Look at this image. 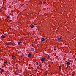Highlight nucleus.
Returning a JSON list of instances; mask_svg holds the SVG:
<instances>
[{"label":"nucleus","mask_w":76,"mask_h":76,"mask_svg":"<svg viewBox=\"0 0 76 76\" xmlns=\"http://www.w3.org/2000/svg\"><path fill=\"white\" fill-rule=\"evenodd\" d=\"M27 55L28 57H31V56H32V55L30 53H29V54H28Z\"/></svg>","instance_id":"nucleus-1"},{"label":"nucleus","mask_w":76,"mask_h":76,"mask_svg":"<svg viewBox=\"0 0 76 76\" xmlns=\"http://www.w3.org/2000/svg\"><path fill=\"white\" fill-rule=\"evenodd\" d=\"M11 56L12 57H15V56L13 55H12Z\"/></svg>","instance_id":"nucleus-11"},{"label":"nucleus","mask_w":76,"mask_h":76,"mask_svg":"<svg viewBox=\"0 0 76 76\" xmlns=\"http://www.w3.org/2000/svg\"><path fill=\"white\" fill-rule=\"evenodd\" d=\"M48 58H50V56H48Z\"/></svg>","instance_id":"nucleus-19"},{"label":"nucleus","mask_w":76,"mask_h":76,"mask_svg":"<svg viewBox=\"0 0 76 76\" xmlns=\"http://www.w3.org/2000/svg\"><path fill=\"white\" fill-rule=\"evenodd\" d=\"M7 19H10V18L9 16H8L7 17Z\"/></svg>","instance_id":"nucleus-9"},{"label":"nucleus","mask_w":76,"mask_h":76,"mask_svg":"<svg viewBox=\"0 0 76 76\" xmlns=\"http://www.w3.org/2000/svg\"><path fill=\"white\" fill-rule=\"evenodd\" d=\"M66 63H67V65H70V63L69 62H68L67 61H66Z\"/></svg>","instance_id":"nucleus-3"},{"label":"nucleus","mask_w":76,"mask_h":76,"mask_svg":"<svg viewBox=\"0 0 76 76\" xmlns=\"http://www.w3.org/2000/svg\"><path fill=\"white\" fill-rule=\"evenodd\" d=\"M45 60V58H43L42 59H41V61L42 62L44 61Z\"/></svg>","instance_id":"nucleus-2"},{"label":"nucleus","mask_w":76,"mask_h":76,"mask_svg":"<svg viewBox=\"0 0 76 76\" xmlns=\"http://www.w3.org/2000/svg\"><path fill=\"white\" fill-rule=\"evenodd\" d=\"M31 50L32 51H34V50H35V49L34 48H31Z\"/></svg>","instance_id":"nucleus-8"},{"label":"nucleus","mask_w":76,"mask_h":76,"mask_svg":"<svg viewBox=\"0 0 76 76\" xmlns=\"http://www.w3.org/2000/svg\"><path fill=\"white\" fill-rule=\"evenodd\" d=\"M1 70V72H4V70L3 69H2Z\"/></svg>","instance_id":"nucleus-12"},{"label":"nucleus","mask_w":76,"mask_h":76,"mask_svg":"<svg viewBox=\"0 0 76 76\" xmlns=\"http://www.w3.org/2000/svg\"><path fill=\"white\" fill-rule=\"evenodd\" d=\"M9 21V22H12V20H10Z\"/></svg>","instance_id":"nucleus-18"},{"label":"nucleus","mask_w":76,"mask_h":76,"mask_svg":"<svg viewBox=\"0 0 76 76\" xmlns=\"http://www.w3.org/2000/svg\"><path fill=\"white\" fill-rule=\"evenodd\" d=\"M7 63V61H6V62H4V63Z\"/></svg>","instance_id":"nucleus-17"},{"label":"nucleus","mask_w":76,"mask_h":76,"mask_svg":"<svg viewBox=\"0 0 76 76\" xmlns=\"http://www.w3.org/2000/svg\"><path fill=\"white\" fill-rule=\"evenodd\" d=\"M47 73H45V75H47Z\"/></svg>","instance_id":"nucleus-21"},{"label":"nucleus","mask_w":76,"mask_h":76,"mask_svg":"<svg viewBox=\"0 0 76 76\" xmlns=\"http://www.w3.org/2000/svg\"><path fill=\"white\" fill-rule=\"evenodd\" d=\"M29 27H31V28H34V25H31Z\"/></svg>","instance_id":"nucleus-7"},{"label":"nucleus","mask_w":76,"mask_h":76,"mask_svg":"<svg viewBox=\"0 0 76 76\" xmlns=\"http://www.w3.org/2000/svg\"><path fill=\"white\" fill-rule=\"evenodd\" d=\"M57 40L58 41H60V40H61V39H60V38H58L57 39Z\"/></svg>","instance_id":"nucleus-6"},{"label":"nucleus","mask_w":76,"mask_h":76,"mask_svg":"<svg viewBox=\"0 0 76 76\" xmlns=\"http://www.w3.org/2000/svg\"><path fill=\"white\" fill-rule=\"evenodd\" d=\"M41 41H44L45 39H41Z\"/></svg>","instance_id":"nucleus-15"},{"label":"nucleus","mask_w":76,"mask_h":76,"mask_svg":"<svg viewBox=\"0 0 76 76\" xmlns=\"http://www.w3.org/2000/svg\"><path fill=\"white\" fill-rule=\"evenodd\" d=\"M1 37H2V38H6V37L3 35H2Z\"/></svg>","instance_id":"nucleus-4"},{"label":"nucleus","mask_w":76,"mask_h":76,"mask_svg":"<svg viewBox=\"0 0 76 76\" xmlns=\"http://www.w3.org/2000/svg\"><path fill=\"white\" fill-rule=\"evenodd\" d=\"M22 56H24V55H23Z\"/></svg>","instance_id":"nucleus-27"},{"label":"nucleus","mask_w":76,"mask_h":76,"mask_svg":"<svg viewBox=\"0 0 76 76\" xmlns=\"http://www.w3.org/2000/svg\"><path fill=\"white\" fill-rule=\"evenodd\" d=\"M68 67H66V69H68Z\"/></svg>","instance_id":"nucleus-23"},{"label":"nucleus","mask_w":76,"mask_h":76,"mask_svg":"<svg viewBox=\"0 0 76 76\" xmlns=\"http://www.w3.org/2000/svg\"><path fill=\"white\" fill-rule=\"evenodd\" d=\"M20 56H21V57H22V55H20Z\"/></svg>","instance_id":"nucleus-24"},{"label":"nucleus","mask_w":76,"mask_h":76,"mask_svg":"<svg viewBox=\"0 0 76 76\" xmlns=\"http://www.w3.org/2000/svg\"><path fill=\"white\" fill-rule=\"evenodd\" d=\"M22 43L21 42H18V45H20V44Z\"/></svg>","instance_id":"nucleus-5"},{"label":"nucleus","mask_w":76,"mask_h":76,"mask_svg":"<svg viewBox=\"0 0 76 76\" xmlns=\"http://www.w3.org/2000/svg\"><path fill=\"white\" fill-rule=\"evenodd\" d=\"M36 63H37L36 65H38V62L37 61L36 62Z\"/></svg>","instance_id":"nucleus-13"},{"label":"nucleus","mask_w":76,"mask_h":76,"mask_svg":"<svg viewBox=\"0 0 76 76\" xmlns=\"http://www.w3.org/2000/svg\"><path fill=\"white\" fill-rule=\"evenodd\" d=\"M6 45H7V43L5 44Z\"/></svg>","instance_id":"nucleus-26"},{"label":"nucleus","mask_w":76,"mask_h":76,"mask_svg":"<svg viewBox=\"0 0 76 76\" xmlns=\"http://www.w3.org/2000/svg\"><path fill=\"white\" fill-rule=\"evenodd\" d=\"M39 4H42V3L41 2H40L39 3Z\"/></svg>","instance_id":"nucleus-14"},{"label":"nucleus","mask_w":76,"mask_h":76,"mask_svg":"<svg viewBox=\"0 0 76 76\" xmlns=\"http://www.w3.org/2000/svg\"><path fill=\"white\" fill-rule=\"evenodd\" d=\"M1 70V69H0V70Z\"/></svg>","instance_id":"nucleus-29"},{"label":"nucleus","mask_w":76,"mask_h":76,"mask_svg":"<svg viewBox=\"0 0 76 76\" xmlns=\"http://www.w3.org/2000/svg\"><path fill=\"white\" fill-rule=\"evenodd\" d=\"M7 45H9V44L7 43Z\"/></svg>","instance_id":"nucleus-20"},{"label":"nucleus","mask_w":76,"mask_h":76,"mask_svg":"<svg viewBox=\"0 0 76 76\" xmlns=\"http://www.w3.org/2000/svg\"><path fill=\"white\" fill-rule=\"evenodd\" d=\"M41 39H44V38H43L42 37L41 38Z\"/></svg>","instance_id":"nucleus-22"},{"label":"nucleus","mask_w":76,"mask_h":76,"mask_svg":"<svg viewBox=\"0 0 76 76\" xmlns=\"http://www.w3.org/2000/svg\"><path fill=\"white\" fill-rule=\"evenodd\" d=\"M61 66H59V69H61Z\"/></svg>","instance_id":"nucleus-16"},{"label":"nucleus","mask_w":76,"mask_h":76,"mask_svg":"<svg viewBox=\"0 0 76 76\" xmlns=\"http://www.w3.org/2000/svg\"><path fill=\"white\" fill-rule=\"evenodd\" d=\"M19 75H20V74Z\"/></svg>","instance_id":"nucleus-28"},{"label":"nucleus","mask_w":76,"mask_h":76,"mask_svg":"<svg viewBox=\"0 0 76 76\" xmlns=\"http://www.w3.org/2000/svg\"><path fill=\"white\" fill-rule=\"evenodd\" d=\"M10 43L11 44H12V45H14V43H13V42H11Z\"/></svg>","instance_id":"nucleus-10"},{"label":"nucleus","mask_w":76,"mask_h":76,"mask_svg":"<svg viewBox=\"0 0 76 76\" xmlns=\"http://www.w3.org/2000/svg\"><path fill=\"white\" fill-rule=\"evenodd\" d=\"M56 50V49H54V50H55V51Z\"/></svg>","instance_id":"nucleus-25"}]
</instances>
